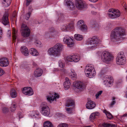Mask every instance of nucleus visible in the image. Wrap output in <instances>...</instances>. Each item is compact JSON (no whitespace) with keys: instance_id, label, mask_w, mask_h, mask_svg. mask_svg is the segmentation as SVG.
Here are the masks:
<instances>
[{"instance_id":"2f4dec72","label":"nucleus","mask_w":127,"mask_h":127,"mask_svg":"<svg viewBox=\"0 0 127 127\" xmlns=\"http://www.w3.org/2000/svg\"><path fill=\"white\" fill-rule=\"evenodd\" d=\"M75 38L77 40H81L83 39L82 35L78 34H75L74 35Z\"/></svg>"},{"instance_id":"4468645a","label":"nucleus","mask_w":127,"mask_h":127,"mask_svg":"<svg viewBox=\"0 0 127 127\" xmlns=\"http://www.w3.org/2000/svg\"><path fill=\"white\" fill-rule=\"evenodd\" d=\"M23 92L24 94L28 95H31L33 94L32 89L29 87H25L23 88Z\"/></svg>"},{"instance_id":"f3484780","label":"nucleus","mask_w":127,"mask_h":127,"mask_svg":"<svg viewBox=\"0 0 127 127\" xmlns=\"http://www.w3.org/2000/svg\"><path fill=\"white\" fill-rule=\"evenodd\" d=\"M8 15L7 12H5L1 19V21L3 24L5 26L8 25L9 23Z\"/></svg>"},{"instance_id":"e433bc0d","label":"nucleus","mask_w":127,"mask_h":127,"mask_svg":"<svg viewBox=\"0 0 127 127\" xmlns=\"http://www.w3.org/2000/svg\"><path fill=\"white\" fill-rule=\"evenodd\" d=\"M58 63L59 66L61 68H63L65 64L64 62H63L62 60H60L59 61Z\"/></svg>"},{"instance_id":"b1692460","label":"nucleus","mask_w":127,"mask_h":127,"mask_svg":"<svg viewBox=\"0 0 127 127\" xmlns=\"http://www.w3.org/2000/svg\"><path fill=\"white\" fill-rule=\"evenodd\" d=\"M31 117L33 118L39 119L40 118V115L38 112L37 111H35L32 112L31 115Z\"/></svg>"},{"instance_id":"f257e3e1","label":"nucleus","mask_w":127,"mask_h":127,"mask_svg":"<svg viewBox=\"0 0 127 127\" xmlns=\"http://www.w3.org/2000/svg\"><path fill=\"white\" fill-rule=\"evenodd\" d=\"M126 35L124 29L121 27H117L111 32L110 37L112 41L119 44L124 39L123 36Z\"/></svg>"},{"instance_id":"72a5a7b5","label":"nucleus","mask_w":127,"mask_h":127,"mask_svg":"<svg viewBox=\"0 0 127 127\" xmlns=\"http://www.w3.org/2000/svg\"><path fill=\"white\" fill-rule=\"evenodd\" d=\"M3 3L5 4V6L7 7L9 6L11 2V1L9 0H3Z\"/></svg>"},{"instance_id":"bf43d9fd","label":"nucleus","mask_w":127,"mask_h":127,"mask_svg":"<svg viewBox=\"0 0 127 127\" xmlns=\"http://www.w3.org/2000/svg\"><path fill=\"white\" fill-rule=\"evenodd\" d=\"M87 65L86 66L85 68V72L87 76Z\"/></svg>"},{"instance_id":"aec40b11","label":"nucleus","mask_w":127,"mask_h":127,"mask_svg":"<svg viewBox=\"0 0 127 127\" xmlns=\"http://www.w3.org/2000/svg\"><path fill=\"white\" fill-rule=\"evenodd\" d=\"M65 81L64 83V85L65 88V90H66L69 88L71 85V84L69 81V79L67 77L65 78Z\"/></svg>"},{"instance_id":"0e129e2a","label":"nucleus","mask_w":127,"mask_h":127,"mask_svg":"<svg viewBox=\"0 0 127 127\" xmlns=\"http://www.w3.org/2000/svg\"><path fill=\"white\" fill-rule=\"evenodd\" d=\"M89 0L92 2H96L98 0Z\"/></svg>"},{"instance_id":"7ed1b4c3","label":"nucleus","mask_w":127,"mask_h":127,"mask_svg":"<svg viewBox=\"0 0 127 127\" xmlns=\"http://www.w3.org/2000/svg\"><path fill=\"white\" fill-rule=\"evenodd\" d=\"M88 48L90 50L95 49L97 48L98 45L101 42L98 37L96 36H93L91 39H88Z\"/></svg>"},{"instance_id":"4d7b16f0","label":"nucleus","mask_w":127,"mask_h":127,"mask_svg":"<svg viewBox=\"0 0 127 127\" xmlns=\"http://www.w3.org/2000/svg\"><path fill=\"white\" fill-rule=\"evenodd\" d=\"M98 26L99 25H98V24L97 23H95L94 25H93V26L92 27L93 28H98Z\"/></svg>"},{"instance_id":"6e6d98bb","label":"nucleus","mask_w":127,"mask_h":127,"mask_svg":"<svg viewBox=\"0 0 127 127\" xmlns=\"http://www.w3.org/2000/svg\"><path fill=\"white\" fill-rule=\"evenodd\" d=\"M32 38L31 37H30L29 38H28L26 39V40L28 42H30L32 41Z\"/></svg>"},{"instance_id":"9d476101","label":"nucleus","mask_w":127,"mask_h":127,"mask_svg":"<svg viewBox=\"0 0 127 127\" xmlns=\"http://www.w3.org/2000/svg\"><path fill=\"white\" fill-rule=\"evenodd\" d=\"M80 56L78 55H74L67 57L66 62H77L80 60Z\"/></svg>"},{"instance_id":"603ef678","label":"nucleus","mask_w":127,"mask_h":127,"mask_svg":"<svg viewBox=\"0 0 127 127\" xmlns=\"http://www.w3.org/2000/svg\"><path fill=\"white\" fill-rule=\"evenodd\" d=\"M102 91H100L97 92V94H96L95 95V96L96 99H97L98 98L99 96L102 93Z\"/></svg>"},{"instance_id":"a18cd8bd","label":"nucleus","mask_w":127,"mask_h":127,"mask_svg":"<svg viewBox=\"0 0 127 127\" xmlns=\"http://www.w3.org/2000/svg\"><path fill=\"white\" fill-rule=\"evenodd\" d=\"M45 37L46 39L51 38V36L50 34V32L46 33L45 35Z\"/></svg>"},{"instance_id":"8fccbe9b","label":"nucleus","mask_w":127,"mask_h":127,"mask_svg":"<svg viewBox=\"0 0 127 127\" xmlns=\"http://www.w3.org/2000/svg\"><path fill=\"white\" fill-rule=\"evenodd\" d=\"M2 111L3 113H7L9 111L8 108L5 107H4L2 108Z\"/></svg>"},{"instance_id":"0eeeda50","label":"nucleus","mask_w":127,"mask_h":127,"mask_svg":"<svg viewBox=\"0 0 127 127\" xmlns=\"http://www.w3.org/2000/svg\"><path fill=\"white\" fill-rule=\"evenodd\" d=\"M108 14L111 18H115L119 17L120 15V12L118 10L113 9H110L108 10Z\"/></svg>"},{"instance_id":"f03ea898","label":"nucleus","mask_w":127,"mask_h":127,"mask_svg":"<svg viewBox=\"0 0 127 127\" xmlns=\"http://www.w3.org/2000/svg\"><path fill=\"white\" fill-rule=\"evenodd\" d=\"M63 48L62 44L58 43L52 47L50 48L48 50V53L50 56L58 57L60 55V52Z\"/></svg>"},{"instance_id":"de8ad7c7","label":"nucleus","mask_w":127,"mask_h":127,"mask_svg":"<svg viewBox=\"0 0 127 127\" xmlns=\"http://www.w3.org/2000/svg\"><path fill=\"white\" fill-rule=\"evenodd\" d=\"M59 17L58 18V20H59L62 21L64 18V16L63 14L61 13L59 15Z\"/></svg>"},{"instance_id":"864d4df0","label":"nucleus","mask_w":127,"mask_h":127,"mask_svg":"<svg viewBox=\"0 0 127 127\" xmlns=\"http://www.w3.org/2000/svg\"><path fill=\"white\" fill-rule=\"evenodd\" d=\"M31 14V13L30 12H29L27 13L26 14V17L25 18V19L27 20H28L29 19Z\"/></svg>"},{"instance_id":"5fc2aeb1","label":"nucleus","mask_w":127,"mask_h":127,"mask_svg":"<svg viewBox=\"0 0 127 127\" xmlns=\"http://www.w3.org/2000/svg\"><path fill=\"white\" fill-rule=\"evenodd\" d=\"M62 68L60 69V71L63 74H64L66 73V69H65L63 68Z\"/></svg>"},{"instance_id":"f704fd0d","label":"nucleus","mask_w":127,"mask_h":127,"mask_svg":"<svg viewBox=\"0 0 127 127\" xmlns=\"http://www.w3.org/2000/svg\"><path fill=\"white\" fill-rule=\"evenodd\" d=\"M73 73L69 74V76L72 79L76 80L77 79V75L75 73Z\"/></svg>"},{"instance_id":"49530a36","label":"nucleus","mask_w":127,"mask_h":127,"mask_svg":"<svg viewBox=\"0 0 127 127\" xmlns=\"http://www.w3.org/2000/svg\"><path fill=\"white\" fill-rule=\"evenodd\" d=\"M35 44L36 46L40 47L41 46V42L40 41L38 40H36L35 42Z\"/></svg>"},{"instance_id":"4c0bfd02","label":"nucleus","mask_w":127,"mask_h":127,"mask_svg":"<svg viewBox=\"0 0 127 127\" xmlns=\"http://www.w3.org/2000/svg\"><path fill=\"white\" fill-rule=\"evenodd\" d=\"M17 107L16 105L15 104H13L11 105L10 107V110L11 112L14 111L16 109Z\"/></svg>"},{"instance_id":"2eb2a0df","label":"nucleus","mask_w":127,"mask_h":127,"mask_svg":"<svg viewBox=\"0 0 127 127\" xmlns=\"http://www.w3.org/2000/svg\"><path fill=\"white\" fill-rule=\"evenodd\" d=\"M65 5L70 10H74L75 7L73 3L70 0H65Z\"/></svg>"},{"instance_id":"680f3d73","label":"nucleus","mask_w":127,"mask_h":127,"mask_svg":"<svg viewBox=\"0 0 127 127\" xmlns=\"http://www.w3.org/2000/svg\"><path fill=\"white\" fill-rule=\"evenodd\" d=\"M3 70L0 68V76H1L3 74Z\"/></svg>"},{"instance_id":"f8f14e48","label":"nucleus","mask_w":127,"mask_h":127,"mask_svg":"<svg viewBox=\"0 0 127 127\" xmlns=\"http://www.w3.org/2000/svg\"><path fill=\"white\" fill-rule=\"evenodd\" d=\"M88 71L93 72V73L92 75L90 74V73H92L91 72L88 73V76L89 78H91L93 77L96 74L93 65L92 64H88Z\"/></svg>"},{"instance_id":"423d86ee","label":"nucleus","mask_w":127,"mask_h":127,"mask_svg":"<svg viewBox=\"0 0 127 127\" xmlns=\"http://www.w3.org/2000/svg\"><path fill=\"white\" fill-rule=\"evenodd\" d=\"M116 61V63L118 64L123 65L125 64L126 59L123 52H120L118 54Z\"/></svg>"},{"instance_id":"ddd939ff","label":"nucleus","mask_w":127,"mask_h":127,"mask_svg":"<svg viewBox=\"0 0 127 127\" xmlns=\"http://www.w3.org/2000/svg\"><path fill=\"white\" fill-rule=\"evenodd\" d=\"M75 2L76 7L78 9H82L86 6L85 3L81 0H76Z\"/></svg>"},{"instance_id":"79ce46f5","label":"nucleus","mask_w":127,"mask_h":127,"mask_svg":"<svg viewBox=\"0 0 127 127\" xmlns=\"http://www.w3.org/2000/svg\"><path fill=\"white\" fill-rule=\"evenodd\" d=\"M61 30L63 31H68V29L67 25H65L61 27Z\"/></svg>"},{"instance_id":"338daca9","label":"nucleus","mask_w":127,"mask_h":127,"mask_svg":"<svg viewBox=\"0 0 127 127\" xmlns=\"http://www.w3.org/2000/svg\"><path fill=\"white\" fill-rule=\"evenodd\" d=\"M18 116L19 117V118L20 119L21 118H22V117L20 115V114H18Z\"/></svg>"},{"instance_id":"20e7f679","label":"nucleus","mask_w":127,"mask_h":127,"mask_svg":"<svg viewBox=\"0 0 127 127\" xmlns=\"http://www.w3.org/2000/svg\"><path fill=\"white\" fill-rule=\"evenodd\" d=\"M112 55L109 52L105 51L102 53L101 55L102 60L104 62L108 63L113 58Z\"/></svg>"},{"instance_id":"9b49d317","label":"nucleus","mask_w":127,"mask_h":127,"mask_svg":"<svg viewBox=\"0 0 127 127\" xmlns=\"http://www.w3.org/2000/svg\"><path fill=\"white\" fill-rule=\"evenodd\" d=\"M41 113L43 115L46 116H48L50 114V111L49 107L44 104V106H41Z\"/></svg>"},{"instance_id":"6e6552de","label":"nucleus","mask_w":127,"mask_h":127,"mask_svg":"<svg viewBox=\"0 0 127 127\" xmlns=\"http://www.w3.org/2000/svg\"><path fill=\"white\" fill-rule=\"evenodd\" d=\"M103 79L104 80V83L106 87H110L112 85L113 79L111 77L105 76L104 77Z\"/></svg>"},{"instance_id":"c756f323","label":"nucleus","mask_w":127,"mask_h":127,"mask_svg":"<svg viewBox=\"0 0 127 127\" xmlns=\"http://www.w3.org/2000/svg\"><path fill=\"white\" fill-rule=\"evenodd\" d=\"M43 126V127H53L52 123L48 121H46L44 122Z\"/></svg>"},{"instance_id":"cd10ccee","label":"nucleus","mask_w":127,"mask_h":127,"mask_svg":"<svg viewBox=\"0 0 127 127\" xmlns=\"http://www.w3.org/2000/svg\"><path fill=\"white\" fill-rule=\"evenodd\" d=\"M103 127H116L117 126L115 124H112L104 123L102 124Z\"/></svg>"},{"instance_id":"58836bf2","label":"nucleus","mask_w":127,"mask_h":127,"mask_svg":"<svg viewBox=\"0 0 127 127\" xmlns=\"http://www.w3.org/2000/svg\"><path fill=\"white\" fill-rule=\"evenodd\" d=\"M74 106H73L72 107L66 108L65 109L66 110L68 113L71 114L72 113V110L74 108Z\"/></svg>"},{"instance_id":"473e14b6","label":"nucleus","mask_w":127,"mask_h":127,"mask_svg":"<svg viewBox=\"0 0 127 127\" xmlns=\"http://www.w3.org/2000/svg\"><path fill=\"white\" fill-rule=\"evenodd\" d=\"M78 28L82 31L84 32L86 31L87 27L86 25L84 24H83V25L81 26L80 28Z\"/></svg>"},{"instance_id":"774afa93","label":"nucleus","mask_w":127,"mask_h":127,"mask_svg":"<svg viewBox=\"0 0 127 127\" xmlns=\"http://www.w3.org/2000/svg\"><path fill=\"white\" fill-rule=\"evenodd\" d=\"M92 13L93 15H95L96 14V12H95L94 11H92L91 12Z\"/></svg>"},{"instance_id":"13d9d810","label":"nucleus","mask_w":127,"mask_h":127,"mask_svg":"<svg viewBox=\"0 0 127 127\" xmlns=\"http://www.w3.org/2000/svg\"><path fill=\"white\" fill-rule=\"evenodd\" d=\"M31 2V0H27V3L26 4V6H28L30 3Z\"/></svg>"},{"instance_id":"3c124183","label":"nucleus","mask_w":127,"mask_h":127,"mask_svg":"<svg viewBox=\"0 0 127 127\" xmlns=\"http://www.w3.org/2000/svg\"><path fill=\"white\" fill-rule=\"evenodd\" d=\"M58 127H68V125L64 123L60 124L59 125Z\"/></svg>"},{"instance_id":"412c9836","label":"nucleus","mask_w":127,"mask_h":127,"mask_svg":"<svg viewBox=\"0 0 127 127\" xmlns=\"http://www.w3.org/2000/svg\"><path fill=\"white\" fill-rule=\"evenodd\" d=\"M54 95L55 96H47V99L49 101H53L54 100H56V98H59V95H57V94L56 93H55Z\"/></svg>"},{"instance_id":"c85d7f7f","label":"nucleus","mask_w":127,"mask_h":127,"mask_svg":"<svg viewBox=\"0 0 127 127\" xmlns=\"http://www.w3.org/2000/svg\"><path fill=\"white\" fill-rule=\"evenodd\" d=\"M17 95V94L16 90L14 89H12L11 90L10 95L11 97L13 98L16 97Z\"/></svg>"},{"instance_id":"69168bd1","label":"nucleus","mask_w":127,"mask_h":127,"mask_svg":"<svg viewBox=\"0 0 127 127\" xmlns=\"http://www.w3.org/2000/svg\"><path fill=\"white\" fill-rule=\"evenodd\" d=\"M2 30L0 29V37H1V36L2 35Z\"/></svg>"},{"instance_id":"052dcab7","label":"nucleus","mask_w":127,"mask_h":127,"mask_svg":"<svg viewBox=\"0 0 127 127\" xmlns=\"http://www.w3.org/2000/svg\"><path fill=\"white\" fill-rule=\"evenodd\" d=\"M34 23L36 24H40L39 22L37 20H35L33 21Z\"/></svg>"},{"instance_id":"39448f33","label":"nucleus","mask_w":127,"mask_h":127,"mask_svg":"<svg viewBox=\"0 0 127 127\" xmlns=\"http://www.w3.org/2000/svg\"><path fill=\"white\" fill-rule=\"evenodd\" d=\"M20 30L23 37L26 38L29 36L30 31L26 25L23 23L21 25Z\"/></svg>"},{"instance_id":"1a4fd4ad","label":"nucleus","mask_w":127,"mask_h":127,"mask_svg":"<svg viewBox=\"0 0 127 127\" xmlns=\"http://www.w3.org/2000/svg\"><path fill=\"white\" fill-rule=\"evenodd\" d=\"M74 87L80 91H83L85 88L86 85L84 83L80 81H77L73 83Z\"/></svg>"},{"instance_id":"e2e57ef3","label":"nucleus","mask_w":127,"mask_h":127,"mask_svg":"<svg viewBox=\"0 0 127 127\" xmlns=\"http://www.w3.org/2000/svg\"><path fill=\"white\" fill-rule=\"evenodd\" d=\"M70 71L71 72H70V74H72L74 72L75 73V72H74V70L72 69H71Z\"/></svg>"},{"instance_id":"37998d69","label":"nucleus","mask_w":127,"mask_h":127,"mask_svg":"<svg viewBox=\"0 0 127 127\" xmlns=\"http://www.w3.org/2000/svg\"><path fill=\"white\" fill-rule=\"evenodd\" d=\"M67 27L68 30L72 29L74 28V25L72 23L70 24L68 26H67Z\"/></svg>"},{"instance_id":"09e8293b","label":"nucleus","mask_w":127,"mask_h":127,"mask_svg":"<svg viewBox=\"0 0 127 127\" xmlns=\"http://www.w3.org/2000/svg\"><path fill=\"white\" fill-rule=\"evenodd\" d=\"M115 97H112V101L111 103L109 104V105L111 107L112 105L116 103V101H115Z\"/></svg>"},{"instance_id":"ea45409f","label":"nucleus","mask_w":127,"mask_h":127,"mask_svg":"<svg viewBox=\"0 0 127 127\" xmlns=\"http://www.w3.org/2000/svg\"><path fill=\"white\" fill-rule=\"evenodd\" d=\"M74 106H73L72 107L66 108L65 109L66 110L68 113L71 114L72 113V110L74 108Z\"/></svg>"},{"instance_id":"a878e982","label":"nucleus","mask_w":127,"mask_h":127,"mask_svg":"<svg viewBox=\"0 0 127 127\" xmlns=\"http://www.w3.org/2000/svg\"><path fill=\"white\" fill-rule=\"evenodd\" d=\"M74 101L72 99H68L66 102L65 106L67 107L72 106L74 105Z\"/></svg>"},{"instance_id":"a211bd4d","label":"nucleus","mask_w":127,"mask_h":127,"mask_svg":"<svg viewBox=\"0 0 127 127\" xmlns=\"http://www.w3.org/2000/svg\"><path fill=\"white\" fill-rule=\"evenodd\" d=\"M63 41L66 43L67 46L69 47L73 46L74 43L72 39L70 38H64L63 39Z\"/></svg>"},{"instance_id":"c9c22d12","label":"nucleus","mask_w":127,"mask_h":127,"mask_svg":"<svg viewBox=\"0 0 127 127\" xmlns=\"http://www.w3.org/2000/svg\"><path fill=\"white\" fill-rule=\"evenodd\" d=\"M84 21L82 20H80L78 21L77 23V28H80V27L84 24Z\"/></svg>"},{"instance_id":"6ab92c4d","label":"nucleus","mask_w":127,"mask_h":127,"mask_svg":"<svg viewBox=\"0 0 127 127\" xmlns=\"http://www.w3.org/2000/svg\"><path fill=\"white\" fill-rule=\"evenodd\" d=\"M21 51L22 54L25 56L29 55L28 50L26 46H22L21 48Z\"/></svg>"},{"instance_id":"bb28decb","label":"nucleus","mask_w":127,"mask_h":127,"mask_svg":"<svg viewBox=\"0 0 127 127\" xmlns=\"http://www.w3.org/2000/svg\"><path fill=\"white\" fill-rule=\"evenodd\" d=\"M99 114V113L97 112H95L92 113L90 117V120H94L96 116L98 115Z\"/></svg>"},{"instance_id":"5701e85b","label":"nucleus","mask_w":127,"mask_h":127,"mask_svg":"<svg viewBox=\"0 0 127 127\" xmlns=\"http://www.w3.org/2000/svg\"><path fill=\"white\" fill-rule=\"evenodd\" d=\"M96 104L95 102L92 101H88V109H92L95 106Z\"/></svg>"},{"instance_id":"dca6fc26","label":"nucleus","mask_w":127,"mask_h":127,"mask_svg":"<svg viewBox=\"0 0 127 127\" xmlns=\"http://www.w3.org/2000/svg\"><path fill=\"white\" fill-rule=\"evenodd\" d=\"M9 63L8 59L5 58L0 59V65L2 67H6L8 65Z\"/></svg>"},{"instance_id":"4be33fe9","label":"nucleus","mask_w":127,"mask_h":127,"mask_svg":"<svg viewBox=\"0 0 127 127\" xmlns=\"http://www.w3.org/2000/svg\"><path fill=\"white\" fill-rule=\"evenodd\" d=\"M42 71L41 69L38 68L34 71V75L36 77L40 76L42 74Z\"/></svg>"},{"instance_id":"a19ab883","label":"nucleus","mask_w":127,"mask_h":127,"mask_svg":"<svg viewBox=\"0 0 127 127\" xmlns=\"http://www.w3.org/2000/svg\"><path fill=\"white\" fill-rule=\"evenodd\" d=\"M107 117L109 119H111L113 118V116L109 112L106 111L105 112Z\"/></svg>"},{"instance_id":"c03bdc74","label":"nucleus","mask_w":127,"mask_h":127,"mask_svg":"<svg viewBox=\"0 0 127 127\" xmlns=\"http://www.w3.org/2000/svg\"><path fill=\"white\" fill-rule=\"evenodd\" d=\"M15 30H13L12 32V37L14 42H15L16 39V37L15 35Z\"/></svg>"},{"instance_id":"393cba45","label":"nucleus","mask_w":127,"mask_h":127,"mask_svg":"<svg viewBox=\"0 0 127 127\" xmlns=\"http://www.w3.org/2000/svg\"><path fill=\"white\" fill-rule=\"evenodd\" d=\"M30 53L32 55L34 56H37L38 55V53L37 51L34 48H31L29 50Z\"/></svg>"},{"instance_id":"7c9ffc66","label":"nucleus","mask_w":127,"mask_h":127,"mask_svg":"<svg viewBox=\"0 0 127 127\" xmlns=\"http://www.w3.org/2000/svg\"><path fill=\"white\" fill-rule=\"evenodd\" d=\"M51 36L55 37L58 33V32L54 28L52 29L50 32Z\"/></svg>"}]
</instances>
